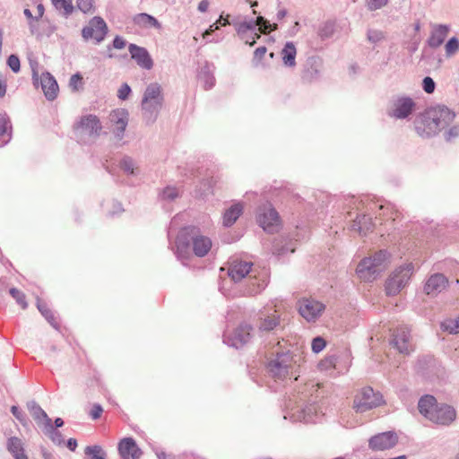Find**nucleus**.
<instances>
[{
  "instance_id": "22",
  "label": "nucleus",
  "mask_w": 459,
  "mask_h": 459,
  "mask_svg": "<svg viewBox=\"0 0 459 459\" xmlns=\"http://www.w3.org/2000/svg\"><path fill=\"white\" fill-rule=\"evenodd\" d=\"M193 252L196 256L206 255L212 248V241L208 237L194 235L191 238Z\"/></svg>"
},
{
  "instance_id": "18",
  "label": "nucleus",
  "mask_w": 459,
  "mask_h": 459,
  "mask_svg": "<svg viewBox=\"0 0 459 459\" xmlns=\"http://www.w3.org/2000/svg\"><path fill=\"white\" fill-rule=\"evenodd\" d=\"M129 52L138 65L147 70L152 69L153 62L145 48L131 44L129 46Z\"/></svg>"
},
{
  "instance_id": "49",
  "label": "nucleus",
  "mask_w": 459,
  "mask_h": 459,
  "mask_svg": "<svg viewBox=\"0 0 459 459\" xmlns=\"http://www.w3.org/2000/svg\"><path fill=\"white\" fill-rule=\"evenodd\" d=\"M121 168L124 171H126L127 173H131V174L134 173V163H133L132 160H130L128 158L124 159L121 161Z\"/></svg>"
},
{
  "instance_id": "53",
  "label": "nucleus",
  "mask_w": 459,
  "mask_h": 459,
  "mask_svg": "<svg viewBox=\"0 0 459 459\" xmlns=\"http://www.w3.org/2000/svg\"><path fill=\"white\" fill-rule=\"evenodd\" d=\"M163 196L165 198L173 199L178 196V191L175 188L168 187L163 191Z\"/></svg>"
},
{
  "instance_id": "29",
  "label": "nucleus",
  "mask_w": 459,
  "mask_h": 459,
  "mask_svg": "<svg viewBox=\"0 0 459 459\" xmlns=\"http://www.w3.org/2000/svg\"><path fill=\"white\" fill-rule=\"evenodd\" d=\"M352 229L360 234H367L373 229L371 218L365 214L357 216L353 221Z\"/></svg>"
},
{
  "instance_id": "35",
  "label": "nucleus",
  "mask_w": 459,
  "mask_h": 459,
  "mask_svg": "<svg viewBox=\"0 0 459 459\" xmlns=\"http://www.w3.org/2000/svg\"><path fill=\"white\" fill-rule=\"evenodd\" d=\"M84 452L89 459H105V454L99 446H87Z\"/></svg>"
},
{
  "instance_id": "26",
  "label": "nucleus",
  "mask_w": 459,
  "mask_h": 459,
  "mask_svg": "<svg viewBox=\"0 0 459 459\" xmlns=\"http://www.w3.org/2000/svg\"><path fill=\"white\" fill-rule=\"evenodd\" d=\"M133 21L135 25L143 29L156 28L160 30L161 28L158 20L148 13H138L134 16Z\"/></svg>"
},
{
  "instance_id": "13",
  "label": "nucleus",
  "mask_w": 459,
  "mask_h": 459,
  "mask_svg": "<svg viewBox=\"0 0 459 459\" xmlns=\"http://www.w3.org/2000/svg\"><path fill=\"white\" fill-rule=\"evenodd\" d=\"M397 442V435L387 431L373 436L368 441V446L374 451H383L394 447Z\"/></svg>"
},
{
  "instance_id": "23",
  "label": "nucleus",
  "mask_w": 459,
  "mask_h": 459,
  "mask_svg": "<svg viewBox=\"0 0 459 459\" xmlns=\"http://www.w3.org/2000/svg\"><path fill=\"white\" fill-rule=\"evenodd\" d=\"M28 409L37 423L44 426L45 430L52 429L51 419L39 404L35 402H31L28 404Z\"/></svg>"
},
{
  "instance_id": "12",
  "label": "nucleus",
  "mask_w": 459,
  "mask_h": 459,
  "mask_svg": "<svg viewBox=\"0 0 459 459\" xmlns=\"http://www.w3.org/2000/svg\"><path fill=\"white\" fill-rule=\"evenodd\" d=\"M325 310V305L317 300L303 299L299 301V311L307 321H315Z\"/></svg>"
},
{
  "instance_id": "51",
  "label": "nucleus",
  "mask_w": 459,
  "mask_h": 459,
  "mask_svg": "<svg viewBox=\"0 0 459 459\" xmlns=\"http://www.w3.org/2000/svg\"><path fill=\"white\" fill-rule=\"evenodd\" d=\"M319 367L322 369H327L329 368H334L335 367V359L334 358H326L324 360H322L319 364Z\"/></svg>"
},
{
  "instance_id": "63",
  "label": "nucleus",
  "mask_w": 459,
  "mask_h": 459,
  "mask_svg": "<svg viewBox=\"0 0 459 459\" xmlns=\"http://www.w3.org/2000/svg\"><path fill=\"white\" fill-rule=\"evenodd\" d=\"M157 457L158 459H169L170 455L163 451H160L157 453Z\"/></svg>"
},
{
  "instance_id": "16",
  "label": "nucleus",
  "mask_w": 459,
  "mask_h": 459,
  "mask_svg": "<svg viewBox=\"0 0 459 459\" xmlns=\"http://www.w3.org/2000/svg\"><path fill=\"white\" fill-rule=\"evenodd\" d=\"M109 120L114 126L113 133L121 138L128 123V112L123 108L113 110L109 114Z\"/></svg>"
},
{
  "instance_id": "55",
  "label": "nucleus",
  "mask_w": 459,
  "mask_h": 459,
  "mask_svg": "<svg viewBox=\"0 0 459 459\" xmlns=\"http://www.w3.org/2000/svg\"><path fill=\"white\" fill-rule=\"evenodd\" d=\"M459 135V126H452L447 132L448 139L457 137Z\"/></svg>"
},
{
  "instance_id": "20",
  "label": "nucleus",
  "mask_w": 459,
  "mask_h": 459,
  "mask_svg": "<svg viewBox=\"0 0 459 459\" xmlns=\"http://www.w3.org/2000/svg\"><path fill=\"white\" fill-rule=\"evenodd\" d=\"M39 81L46 98L50 100H55L58 93V84L56 79L49 73H45L41 74Z\"/></svg>"
},
{
  "instance_id": "6",
  "label": "nucleus",
  "mask_w": 459,
  "mask_h": 459,
  "mask_svg": "<svg viewBox=\"0 0 459 459\" xmlns=\"http://www.w3.org/2000/svg\"><path fill=\"white\" fill-rule=\"evenodd\" d=\"M384 403L380 393L375 392L371 387H362L357 392L353 400V409L357 412H365Z\"/></svg>"
},
{
  "instance_id": "62",
  "label": "nucleus",
  "mask_w": 459,
  "mask_h": 459,
  "mask_svg": "<svg viewBox=\"0 0 459 459\" xmlns=\"http://www.w3.org/2000/svg\"><path fill=\"white\" fill-rule=\"evenodd\" d=\"M7 85L5 82H0V97H4L6 93Z\"/></svg>"
},
{
  "instance_id": "58",
  "label": "nucleus",
  "mask_w": 459,
  "mask_h": 459,
  "mask_svg": "<svg viewBox=\"0 0 459 459\" xmlns=\"http://www.w3.org/2000/svg\"><path fill=\"white\" fill-rule=\"evenodd\" d=\"M229 15H227L226 17H223L222 15L220 16V18L215 22V23H217L220 26H226L228 24H230L229 22Z\"/></svg>"
},
{
  "instance_id": "44",
  "label": "nucleus",
  "mask_w": 459,
  "mask_h": 459,
  "mask_svg": "<svg viewBox=\"0 0 459 459\" xmlns=\"http://www.w3.org/2000/svg\"><path fill=\"white\" fill-rule=\"evenodd\" d=\"M130 92H131V89H130L129 85L126 83H124L118 89L117 97L121 100H126L129 96Z\"/></svg>"
},
{
  "instance_id": "42",
  "label": "nucleus",
  "mask_w": 459,
  "mask_h": 459,
  "mask_svg": "<svg viewBox=\"0 0 459 459\" xmlns=\"http://www.w3.org/2000/svg\"><path fill=\"white\" fill-rule=\"evenodd\" d=\"M7 64L14 73H18L20 71V59L17 56L11 55L8 57Z\"/></svg>"
},
{
  "instance_id": "24",
  "label": "nucleus",
  "mask_w": 459,
  "mask_h": 459,
  "mask_svg": "<svg viewBox=\"0 0 459 459\" xmlns=\"http://www.w3.org/2000/svg\"><path fill=\"white\" fill-rule=\"evenodd\" d=\"M252 264L243 261H233L229 268V276L234 281H241L251 271Z\"/></svg>"
},
{
  "instance_id": "47",
  "label": "nucleus",
  "mask_w": 459,
  "mask_h": 459,
  "mask_svg": "<svg viewBox=\"0 0 459 459\" xmlns=\"http://www.w3.org/2000/svg\"><path fill=\"white\" fill-rule=\"evenodd\" d=\"M103 408L100 404H94L90 411L92 420H98L101 417Z\"/></svg>"
},
{
  "instance_id": "8",
  "label": "nucleus",
  "mask_w": 459,
  "mask_h": 459,
  "mask_svg": "<svg viewBox=\"0 0 459 459\" xmlns=\"http://www.w3.org/2000/svg\"><path fill=\"white\" fill-rule=\"evenodd\" d=\"M108 31V25L103 18L94 16L91 18L88 24L82 30V37L85 40H93L96 43H100L104 40Z\"/></svg>"
},
{
  "instance_id": "19",
  "label": "nucleus",
  "mask_w": 459,
  "mask_h": 459,
  "mask_svg": "<svg viewBox=\"0 0 459 459\" xmlns=\"http://www.w3.org/2000/svg\"><path fill=\"white\" fill-rule=\"evenodd\" d=\"M450 31V28L447 25L437 24L434 25L428 39V44L432 48L440 47Z\"/></svg>"
},
{
  "instance_id": "15",
  "label": "nucleus",
  "mask_w": 459,
  "mask_h": 459,
  "mask_svg": "<svg viewBox=\"0 0 459 459\" xmlns=\"http://www.w3.org/2000/svg\"><path fill=\"white\" fill-rule=\"evenodd\" d=\"M415 108V102L408 97H401L394 101L390 116L403 119L408 117Z\"/></svg>"
},
{
  "instance_id": "14",
  "label": "nucleus",
  "mask_w": 459,
  "mask_h": 459,
  "mask_svg": "<svg viewBox=\"0 0 459 459\" xmlns=\"http://www.w3.org/2000/svg\"><path fill=\"white\" fill-rule=\"evenodd\" d=\"M253 327L251 325L243 323L240 324L230 335L229 342L236 348H242L248 343L252 337Z\"/></svg>"
},
{
  "instance_id": "50",
  "label": "nucleus",
  "mask_w": 459,
  "mask_h": 459,
  "mask_svg": "<svg viewBox=\"0 0 459 459\" xmlns=\"http://www.w3.org/2000/svg\"><path fill=\"white\" fill-rule=\"evenodd\" d=\"M9 128V121L4 117L0 116V136H4Z\"/></svg>"
},
{
  "instance_id": "32",
  "label": "nucleus",
  "mask_w": 459,
  "mask_h": 459,
  "mask_svg": "<svg viewBox=\"0 0 459 459\" xmlns=\"http://www.w3.org/2000/svg\"><path fill=\"white\" fill-rule=\"evenodd\" d=\"M68 85L72 91L75 92L82 91L84 87L82 75L79 73L73 74L69 80Z\"/></svg>"
},
{
  "instance_id": "38",
  "label": "nucleus",
  "mask_w": 459,
  "mask_h": 459,
  "mask_svg": "<svg viewBox=\"0 0 459 459\" xmlns=\"http://www.w3.org/2000/svg\"><path fill=\"white\" fill-rule=\"evenodd\" d=\"M11 296L15 299L16 302L21 306L22 309L27 308L28 304L25 299V295L16 288H12L10 290Z\"/></svg>"
},
{
  "instance_id": "36",
  "label": "nucleus",
  "mask_w": 459,
  "mask_h": 459,
  "mask_svg": "<svg viewBox=\"0 0 459 459\" xmlns=\"http://www.w3.org/2000/svg\"><path fill=\"white\" fill-rule=\"evenodd\" d=\"M446 56H452L459 50V40L457 38H451L445 45Z\"/></svg>"
},
{
  "instance_id": "43",
  "label": "nucleus",
  "mask_w": 459,
  "mask_h": 459,
  "mask_svg": "<svg viewBox=\"0 0 459 459\" xmlns=\"http://www.w3.org/2000/svg\"><path fill=\"white\" fill-rule=\"evenodd\" d=\"M367 5L370 10H377L387 4V0H366Z\"/></svg>"
},
{
  "instance_id": "39",
  "label": "nucleus",
  "mask_w": 459,
  "mask_h": 459,
  "mask_svg": "<svg viewBox=\"0 0 459 459\" xmlns=\"http://www.w3.org/2000/svg\"><path fill=\"white\" fill-rule=\"evenodd\" d=\"M268 278L267 275L264 274L263 279L259 281H255V282H252V286L249 290L250 295H255L259 293L264 287L267 285Z\"/></svg>"
},
{
  "instance_id": "31",
  "label": "nucleus",
  "mask_w": 459,
  "mask_h": 459,
  "mask_svg": "<svg viewBox=\"0 0 459 459\" xmlns=\"http://www.w3.org/2000/svg\"><path fill=\"white\" fill-rule=\"evenodd\" d=\"M297 50L292 42L286 43L281 51V57L285 65L293 66L295 65Z\"/></svg>"
},
{
  "instance_id": "17",
  "label": "nucleus",
  "mask_w": 459,
  "mask_h": 459,
  "mask_svg": "<svg viewBox=\"0 0 459 459\" xmlns=\"http://www.w3.org/2000/svg\"><path fill=\"white\" fill-rule=\"evenodd\" d=\"M118 452L123 459H139L141 449L132 437H125L118 444Z\"/></svg>"
},
{
  "instance_id": "57",
  "label": "nucleus",
  "mask_w": 459,
  "mask_h": 459,
  "mask_svg": "<svg viewBox=\"0 0 459 459\" xmlns=\"http://www.w3.org/2000/svg\"><path fill=\"white\" fill-rule=\"evenodd\" d=\"M209 5H210V2L209 0H202L199 4H198V10L201 12V13H205L208 8H209Z\"/></svg>"
},
{
  "instance_id": "64",
  "label": "nucleus",
  "mask_w": 459,
  "mask_h": 459,
  "mask_svg": "<svg viewBox=\"0 0 459 459\" xmlns=\"http://www.w3.org/2000/svg\"><path fill=\"white\" fill-rule=\"evenodd\" d=\"M55 425H56V428L62 427L64 425L63 420L61 418H56L55 420Z\"/></svg>"
},
{
  "instance_id": "2",
  "label": "nucleus",
  "mask_w": 459,
  "mask_h": 459,
  "mask_svg": "<svg viewBox=\"0 0 459 459\" xmlns=\"http://www.w3.org/2000/svg\"><path fill=\"white\" fill-rule=\"evenodd\" d=\"M420 412L429 420L441 425H448L455 419V411L446 404H437L435 397L426 395L419 401Z\"/></svg>"
},
{
  "instance_id": "3",
  "label": "nucleus",
  "mask_w": 459,
  "mask_h": 459,
  "mask_svg": "<svg viewBox=\"0 0 459 459\" xmlns=\"http://www.w3.org/2000/svg\"><path fill=\"white\" fill-rule=\"evenodd\" d=\"M388 264V254L380 250L362 259L357 266L356 273L361 281H372L386 269Z\"/></svg>"
},
{
  "instance_id": "52",
  "label": "nucleus",
  "mask_w": 459,
  "mask_h": 459,
  "mask_svg": "<svg viewBox=\"0 0 459 459\" xmlns=\"http://www.w3.org/2000/svg\"><path fill=\"white\" fill-rule=\"evenodd\" d=\"M368 38L370 41L377 42L383 39V34L380 31L370 30L368 34Z\"/></svg>"
},
{
  "instance_id": "11",
  "label": "nucleus",
  "mask_w": 459,
  "mask_h": 459,
  "mask_svg": "<svg viewBox=\"0 0 459 459\" xmlns=\"http://www.w3.org/2000/svg\"><path fill=\"white\" fill-rule=\"evenodd\" d=\"M410 330L406 326H400L393 331L391 344L400 352L408 354L412 351L410 342Z\"/></svg>"
},
{
  "instance_id": "9",
  "label": "nucleus",
  "mask_w": 459,
  "mask_h": 459,
  "mask_svg": "<svg viewBox=\"0 0 459 459\" xmlns=\"http://www.w3.org/2000/svg\"><path fill=\"white\" fill-rule=\"evenodd\" d=\"M162 103L163 95L161 86L157 82L148 85L142 100L143 109L149 113L158 112Z\"/></svg>"
},
{
  "instance_id": "48",
  "label": "nucleus",
  "mask_w": 459,
  "mask_h": 459,
  "mask_svg": "<svg viewBox=\"0 0 459 459\" xmlns=\"http://www.w3.org/2000/svg\"><path fill=\"white\" fill-rule=\"evenodd\" d=\"M380 210L382 211H386V212H390V217L389 219H391L392 221H395L396 219H398L400 217V212L394 209L393 206H390V205H385V206H383L381 205L380 206Z\"/></svg>"
},
{
  "instance_id": "61",
  "label": "nucleus",
  "mask_w": 459,
  "mask_h": 459,
  "mask_svg": "<svg viewBox=\"0 0 459 459\" xmlns=\"http://www.w3.org/2000/svg\"><path fill=\"white\" fill-rule=\"evenodd\" d=\"M67 447L71 450V451H74L77 447V441L76 439L74 438H69L67 440Z\"/></svg>"
},
{
  "instance_id": "5",
  "label": "nucleus",
  "mask_w": 459,
  "mask_h": 459,
  "mask_svg": "<svg viewBox=\"0 0 459 459\" xmlns=\"http://www.w3.org/2000/svg\"><path fill=\"white\" fill-rule=\"evenodd\" d=\"M412 273L413 265L411 263L397 267L385 281L386 295H397L406 286Z\"/></svg>"
},
{
  "instance_id": "30",
  "label": "nucleus",
  "mask_w": 459,
  "mask_h": 459,
  "mask_svg": "<svg viewBox=\"0 0 459 459\" xmlns=\"http://www.w3.org/2000/svg\"><path fill=\"white\" fill-rule=\"evenodd\" d=\"M243 212V205L236 204L227 210L223 216V223L225 226L232 225Z\"/></svg>"
},
{
  "instance_id": "33",
  "label": "nucleus",
  "mask_w": 459,
  "mask_h": 459,
  "mask_svg": "<svg viewBox=\"0 0 459 459\" xmlns=\"http://www.w3.org/2000/svg\"><path fill=\"white\" fill-rule=\"evenodd\" d=\"M54 6L60 11H63L65 15H69L74 11L72 0H52Z\"/></svg>"
},
{
  "instance_id": "28",
  "label": "nucleus",
  "mask_w": 459,
  "mask_h": 459,
  "mask_svg": "<svg viewBox=\"0 0 459 459\" xmlns=\"http://www.w3.org/2000/svg\"><path fill=\"white\" fill-rule=\"evenodd\" d=\"M255 25H258L260 31L264 34L271 30H274L277 28L276 24H273V26H272L266 20L264 19V17L259 16L256 19L255 24L248 22L240 23L238 31L240 32L245 30H253Z\"/></svg>"
},
{
  "instance_id": "25",
  "label": "nucleus",
  "mask_w": 459,
  "mask_h": 459,
  "mask_svg": "<svg viewBox=\"0 0 459 459\" xmlns=\"http://www.w3.org/2000/svg\"><path fill=\"white\" fill-rule=\"evenodd\" d=\"M256 325L259 332L268 333L273 331L280 325V316L277 314L276 310H274V312L270 315H261L257 320Z\"/></svg>"
},
{
  "instance_id": "21",
  "label": "nucleus",
  "mask_w": 459,
  "mask_h": 459,
  "mask_svg": "<svg viewBox=\"0 0 459 459\" xmlns=\"http://www.w3.org/2000/svg\"><path fill=\"white\" fill-rule=\"evenodd\" d=\"M447 286L446 278L440 273L434 274L429 278L425 284V291L428 295H437Z\"/></svg>"
},
{
  "instance_id": "7",
  "label": "nucleus",
  "mask_w": 459,
  "mask_h": 459,
  "mask_svg": "<svg viewBox=\"0 0 459 459\" xmlns=\"http://www.w3.org/2000/svg\"><path fill=\"white\" fill-rule=\"evenodd\" d=\"M74 130L80 138H96L100 134L102 126L96 115L89 114L80 117L74 124Z\"/></svg>"
},
{
  "instance_id": "54",
  "label": "nucleus",
  "mask_w": 459,
  "mask_h": 459,
  "mask_svg": "<svg viewBox=\"0 0 459 459\" xmlns=\"http://www.w3.org/2000/svg\"><path fill=\"white\" fill-rule=\"evenodd\" d=\"M113 46L117 49H122L126 47V41L123 38L117 36L113 40Z\"/></svg>"
},
{
  "instance_id": "37",
  "label": "nucleus",
  "mask_w": 459,
  "mask_h": 459,
  "mask_svg": "<svg viewBox=\"0 0 459 459\" xmlns=\"http://www.w3.org/2000/svg\"><path fill=\"white\" fill-rule=\"evenodd\" d=\"M37 307L40 313L46 317V319L49 323L53 324L55 321V316L51 309L48 307V305L45 302L41 301L40 299H38Z\"/></svg>"
},
{
  "instance_id": "41",
  "label": "nucleus",
  "mask_w": 459,
  "mask_h": 459,
  "mask_svg": "<svg viewBox=\"0 0 459 459\" xmlns=\"http://www.w3.org/2000/svg\"><path fill=\"white\" fill-rule=\"evenodd\" d=\"M326 342L322 337H316L312 341V351L316 353L320 352L325 347Z\"/></svg>"
},
{
  "instance_id": "34",
  "label": "nucleus",
  "mask_w": 459,
  "mask_h": 459,
  "mask_svg": "<svg viewBox=\"0 0 459 459\" xmlns=\"http://www.w3.org/2000/svg\"><path fill=\"white\" fill-rule=\"evenodd\" d=\"M441 328L449 333H459V316L455 319H446L441 324Z\"/></svg>"
},
{
  "instance_id": "10",
  "label": "nucleus",
  "mask_w": 459,
  "mask_h": 459,
  "mask_svg": "<svg viewBox=\"0 0 459 459\" xmlns=\"http://www.w3.org/2000/svg\"><path fill=\"white\" fill-rule=\"evenodd\" d=\"M259 225L268 232L277 230L281 225V219L275 209L270 204H264L259 209L257 215Z\"/></svg>"
},
{
  "instance_id": "46",
  "label": "nucleus",
  "mask_w": 459,
  "mask_h": 459,
  "mask_svg": "<svg viewBox=\"0 0 459 459\" xmlns=\"http://www.w3.org/2000/svg\"><path fill=\"white\" fill-rule=\"evenodd\" d=\"M11 411L13 416L23 425H26V420L23 413L19 410V408L15 405L11 407Z\"/></svg>"
},
{
  "instance_id": "4",
  "label": "nucleus",
  "mask_w": 459,
  "mask_h": 459,
  "mask_svg": "<svg viewBox=\"0 0 459 459\" xmlns=\"http://www.w3.org/2000/svg\"><path fill=\"white\" fill-rule=\"evenodd\" d=\"M297 363L293 356L289 353L278 354L275 359H272L268 364V371L272 377L275 380H286L294 377L297 380L299 375H296Z\"/></svg>"
},
{
  "instance_id": "27",
  "label": "nucleus",
  "mask_w": 459,
  "mask_h": 459,
  "mask_svg": "<svg viewBox=\"0 0 459 459\" xmlns=\"http://www.w3.org/2000/svg\"><path fill=\"white\" fill-rule=\"evenodd\" d=\"M7 449L14 459H29L24 452L22 439L17 437H12L8 439Z\"/></svg>"
},
{
  "instance_id": "1",
  "label": "nucleus",
  "mask_w": 459,
  "mask_h": 459,
  "mask_svg": "<svg viewBox=\"0 0 459 459\" xmlns=\"http://www.w3.org/2000/svg\"><path fill=\"white\" fill-rule=\"evenodd\" d=\"M455 115L447 108H438L426 111L414 121L419 135L429 137L436 134L441 126L451 123Z\"/></svg>"
},
{
  "instance_id": "45",
  "label": "nucleus",
  "mask_w": 459,
  "mask_h": 459,
  "mask_svg": "<svg viewBox=\"0 0 459 459\" xmlns=\"http://www.w3.org/2000/svg\"><path fill=\"white\" fill-rule=\"evenodd\" d=\"M423 89L427 93H432L435 90V82L430 77H425L423 80Z\"/></svg>"
},
{
  "instance_id": "40",
  "label": "nucleus",
  "mask_w": 459,
  "mask_h": 459,
  "mask_svg": "<svg viewBox=\"0 0 459 459\" xmlns=\"http://www.w3.org/2000/svg\"><path fill=\"white\" fill-rule=\"evenodd\" d=\"M77 7L84 13L94 10V0H76Z\"/></svg>"
},
{
  "instance_id": "56",
  "label": "nucleus",
  "mask_w": 459,
  "mask_h": 459,
  "mask_svg": "<svg viewBox=\"0 0 459 459\" xmlns=\"http://www.w3.org/2000/svg\"><path fill=\"white\" fill-rule=\"evenodd\" d=\"M220 27L217 23H213L212 24L209 29H207L204 33H203V38L205 39L207 36L211 35L212 32H214L216 30H218Z\"/></svg>"
},
{
  "instance_id": "59",
  "label": "nucleus",
  "mask_w": 459,
  "mask_h": 459,
  "mask_svg": "<svg viewBox=\"0 0 459 459\" xmlns=\"http://www.w3.org/2000/svg\"><path fill=\"white\" fill-rule=\"evenodd\" d=\"M47 433H51V438L54 442H56V440L58 442H60V433L58 431H55L53 429H50V430H46Z\"/></svg>"
},
{
  "instance_id": "60",
  "label": "nucleus",
  "mask_w": 459,
  "mask_h": 459,
  "mask_svg": "<svg viewBox=\"0 0 459 459\" xmlns=\"http://www.w3.org/2000/svg\"><path fill=\"white\" fill-rule=\"evenodd\" d=\"M266 53V48L265 47H260L257 48L255 51V56L256 57L262 58Z\"/></svg>"
}]
</instances>
